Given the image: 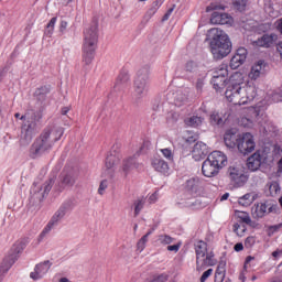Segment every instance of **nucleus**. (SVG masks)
I'll use <instances>...</instances> for the list:
<instances>
[{
    "mask_svg": "<svg viewBox=\"0 0 282 282\" xmlns=\"http://www.w3.org/2000/svg\"><path fill=\"white\" fill-rule=\"evenodd\" d=\"M229 80L231 84L227 87L225 97L231 105H248L257 98V86L252 84L241 86L243 83L241 73H234Z\"/></svg>",
    "mask_w": 282,
    "mask_h": 282,
    "instance_id": "f257e3e1",
    "label": "nucleus"
},
{
    "mask_svg": "<svg viewBox=\"0 0 282 282\" xmlns=\"http://www.w3.org/2000/svg\"><path fill=\"white\" fill-rule=\"evenodd\" d=\"M64 134L65 128L63 127H46L31 145L30 158H32V160H36V158H41L43 153H50L51 149H54V144H56Z\"/></svg>",
    "mask_w": 282,
    "mask_h": 282,
    "instance_id": "f03ea898",
    "label": "nucleus"
},
{
    "mask_svg": "<svg viewBox=\"0 0 282 282\" xmlns=\"http://www.w3.org/2000/svg\"><path fill=\"white\" fill-rule=\"evenodd\" d=\"M208 34L210 36L209 47L213 57L216 61L226 58V56L232 52V42H230L228 34L218 28L210 29Z\"/></svg>",
    "mask_w": 282,
    "mask_h": 282,
    "instance_id": "7ed1b4c3",
    "label": "nucleus"
},
{
    "mask_svg": "<svg viewBox=\"0 0 282 282\" xmlns=\"http://www.w3.org/2000/svg\"><path fill=\"white\" fill-rule=\"evenodd\" d=\"M98 47V23L94 22L84 30L83 42V63L91 65L96 56V48Z\"/></svg>",
    "mask_w": 282,
    "mask_h": 282,
    "instance_id": "20e7f679",
    "label": "nucleus"
},
{
    "mask_svg": "<svg viewBox=\"0 0 282 282\" xmlns=\"http://www.w3.org/2000/svg\"><path fill=\"white\" fill-rule=\"evenodd\" d=\"M226 164H228V156L221 151H214L203 162L202 173L205 177H215Z\"/></svg>",
    "mask_w": 282,
    "mask_h": 282,
    "instance_id": "39448f33",
    "label": "nucleus"
},
{
    "mask_svg": "<svg viewBox=\"0 0 282 282\" xmlns=\"http://www.w3.org/2000/svg\"><path fill=\"white\" fill-rule=\"evenodd\" d=\"M149 66H143L137 72V77L133 83V97L137 100L144 98L149 94L151 87V82L149 79L150 74Z\"/></svg>",
    "mask_w": 282,
    "mask_h": 282,
    "instance_id": "423d86ee",
    "label": "nucleus"
},
{
    "mask_svg": "<svg viewBox=\"0 0 282 282\" xmlns=\"http://www.w3.org/2000/svg\"><path fill=\"white\" fill-rule=\"evenodd\" d=\"M212 85L216 91H221L228 85V65L221 64L213 70Z\"/></svg>",
    "mask_w": 282,
    "mask_h": 282,
    "instance_id": "0eeeda50",
    "label": "nucleus"
},
{
    "mask_svg": "<svg viewBox=\"0 0 282 282\" xmlns=\"http://www.w3.org/2000/svg\"><path fill=\"white\" fill-rule=\"evenodd\" d=\"M270 156V149L264 148L257 150L252 155L247 159V167L249 171L254 173V171H259L261 169L262 162H268V158Z\"/></svg>",
    "mask_w": 282,
    "mask_h": 282,
    "instance_id": "6e6552de",
    "label": "nucleus"
},
{
    "mask_svg": "<svg viewBox=\"0 0 282 282\" xmlns=\"http://www.w3.org/2000/svg\"><path fill=\"white\" fill-rule=\"evenodd\" d=\"M227 175L234 186L241 188L248 182V175L243 172L241 166H229Z\"/></svg>",
    "mask_w": 282,
    "mask_h": 282,
    "instance_id": "1a4fd4ad",
    "label": "nucleus"
},
{
    "mask_svg": "<svg viewBox=\"0 0 282 282\" xmlns=\"http://www.w3.org/2000/svg\"><path fill=\"white\" fill-rule=\"evenodd\" d=\"M257 148V143L254 142V135L250 132H245L240 134V141L238 142V151L243 155H248V153H252Z\"/></svg>",
    "mask_w": 282,
    "mask_h": 282,
    "instance_id": "9d476101",
    "label": "nucleus"
},
{
    "mask_svg": "<svg viewBox=\"0 0 282 282\" xmlns=\"http://www.w3.org/2000/svg\"><path fill=\"white\" fill-rule=\"evenodd\" d=\"M270 213H272V206L267 203H256L251 207V217L253 219H263V217H267Z\"/></svg>",
    "mask_w": 282,
    "mask_h": 282,
    "instance_id": "9b49d317",
    "label": "nucleus"
},
{
    "mask_svg": "<svg viewBox=\"0 0 282 282\" xmlns=\"http://www.w3.org/2000/svg\"><path fill=\"white\" fill-rule=\"evenodd\" d=\"M67 213V209L65 207H61L51 218V220L48 221V224L45 226V228L42 230L40 237L41 239H43V237H45V235H47L48 232L52 231V228H54L56 226V224H58V221H61L62 218L65 217V214Z\"/></svg>",
    "mask_w": 282,
    "mask_h": 282,
    "instance_id": "f8f14e48",
    "label": "nucleus"
},
{
    "mask_svg": "<svg viewBox=\"0 0 282 282\" xmlns=\"http://www.w3.org/2000/svg\"><path fill=\"white\" fill-rule=\"evenodd\" d=\"M50 268H52V262H50V260L36 264L34 271L30 273V279L33 281L43 279L45 274L50 272Z\"/></svg>",
    "mask_w": 282,
    "mask_h": 282,
    "instance_id": "ddd939ff",
    "label": "nucleus"
},
{
    "mask_svg": "<svg viewBox=\"0 0 282 282\" xmlns=\"http://www.w3.org/2000/svg\"><path fill=\"white\" fill-rule=\"evenodd\" d=\"M213 265H217V259H215V252L209 251L205 253L204 258H200V261L196 262L197 272H203L206 268H213Z\"/></svg>",
    "mask_w": 282,
    "mask_h": 282,
    "instance_id": "4468645a",
    "label": "nucleus"
},
{
    "mask_svg": "<svg viewBox=\"0 0 282 282\" xmlns=\"http://www.w3.org/2000/svg\"><path fill=\"white\" fill-rule=\"evenodd\" d=\"M247 58H248V50L246 47H239L230 59L229 65L231 69H238V67H241V64L246 63Z\"/></svg>",
    "mask_w": 282,
    "mask_h": 282,
    "instance_id": "2eb2a0df",
    "label": "nucleus"
},
{
    "mask_svg": "<svg viewBox=\"0 0 282 282\" xmlns=\"http://www.w3.org/2000/svg\"><path fill=\"white\" fill-rule=\"evenodd\" d=\"M241 134L237 133L236 129L227 130L224 135V142L228 149H236L239 147Z\"/></svg>",
    "mask_w": 282,
    "mask_h": 282,
    "instance_id": "dca6fc26",
    "label": "nucleus"
},
{
    "mask_svg": "<svg viewBox=\"0 0 282 282\" xmlns=\"http://www.w3.org/2000/svg\"><path fill=\"white\" fill-rule=\"evenodd\" d=\"M12 250H14V252L7 256L0 264V273L1 274H6V272H8L10 270V268H12V265H14V263L17 262V254H19V252H21V250H17V245H14L12 247Z\"/></svg>",
    "mask_w": 282,
    "mask_h": 282,
    "instance_id": "f3484780",
    "label": "nucleus"
},
{
    "mask_svg": "<svg viewBox=\"0 0 282 282\" xmlns=\"http://www.w3.org/2000/svg\"><path fill=\"white\" fill-rule=\"evenodd\" d=\"M151 166L156 171V173H161V175H169V163L162 159V156H153L151 159Z\"/></svg>",
    "mask_w": 282,
    "mask_h": 282,
    "instance_id": "a211bd4d",
    "label": "nucleus"
},
{
    "mask_svg": "<svg viewBox=\"0 0 282 282\" xmlns=\"http://www.w3.org/2000/svg\"><path fill=\"white\" fill-rule=\"evenodd\" d=\"M208 145L202 141L196 142L193 150H192V158L196 162H199V160H204L206 155H208Z\"/></svg>",
    "mask_w": 282,
    "mask_h": 282,
    "instance_id": "6ab92c4d",
    "label": "nucleus"
},
{
    "mask_svg": "<svg viewBox=\"0 0 282 282\" xmlns=\"http://www.w3.org/2000/svg\"><path fill=\"white\" fill-rule=\"evenodd\" d=\"M232 18L228 13H219L215 11L212 14L210 23L213 25H232Z\"/></svg>",
    "mask_w": 282,
    "mask_h": 282,
    "instance_id": "aec40b11",
    "label": "nucleus"
},
{
    "mask_svg": "<svg viewBox=\"0 0 282 282\" xmlns=\"http://www.w3.org/2000/svg\"><path fill=\"white\" fill-rule=\"evenodd\" d=\"M131 80V76L128 70H121L116 79L115 89L117 91H122V89H127L129 87V83Z\"/></svg>",
    "mask_w": 282,
    "mask_h": 282,
    "instance_id": "412c9836",
    "label": "nucleus"
},
{
    "mask_svg": "<svg viewBox=\"0 0 282 282\" xmlns=\"http://www.w3.org/2000/svg\"><path fill=\"white\" fill-rule=\"evenodd\" d=\"M264 12L270 19H279L281 17V4L269 1L264 4Z\"/></svg>",
    "mask_w": 282,
    "mask_h": 282,
    "instance_id": "4be33fe9",
    "label": "nucleus"
},
{
    "mask_svg": "<svg viewBox=\"0 0 282 282\" xmlns=\"http://www.w3.org/2000/svg\"><path fill=\"white\" fill-rule=\"evenodd\" d=\"M194 250L196 254V263L197 261L200 262L208 252V243L204 240H198L194 243Z\"/></svg>",
    "mask_w": 282,
    "mask_h": 282,
    "instance_id": "5701e85b",
    "label": "nucleus"
},
{
    "mask_svg": "<svg viewBox=\"0 0 282 282\" xmlns=\"http://www.w3.org/2000/svg\"><path fill=\"white\" fill-rule=\"evenodd\" d=\"M34 127H36V123L30 121H26V123L22 126L24 131V137L22 139L23 144H30V142H32V138H34Z\"/></svg>",
    "mask_w": 282,
    "mask_h": 282,
    "instance_id": "b1692460",
    "label": "nucleus"
},
{
    "mask_svg": "<svg viewBox=\"0 0 282 282\" xmlns=\"http://www.w3.org/2000/svg\"><path fill=\"white\" fill-rule=\"evenodd\" d=\"M274 41H276V34H264L254 42V45H257V47H272Z\"/></svg>",
    "mask_w": 282,
    "mask_h": 282,
    "instance_id": "393cba45",
    "label": "nucleus"
},
{
    "mask_svg": "<svg viewBox=\"0 0 282 282\" xmlns=\"http://www.w3.org/2000/svg\"><path fill=\"white\" fill-rule=\"evenodd\" d=\"M138 166H140V164L138 163L135 156H130L123 160L122 171L124 175H129L131 171H133V169H138Z\"/></svg>",
    "mask_w": 282,
    "mask_h": 282,
    "instance_id": "a878e982",
    "label": "nucleus"
},
{
    "mask_svg": "<svg viewBox=\"0 0 282 282\" xmlns=\"http://www.w3.org/2000/svg\"><path fill=\"white\" fill-rule=\"evenodd\" d=\"M262 73H263V61H259L257 64H254L251 67V70L249 73V78L251 80H257V78H259Z\"/></svg>",
    "mask_w": 282,
    "mask_h": 282,
    "instance_id": "bb28decb",
    "label": "nucleus"
},
{
    "mask_svg": "<svg viewBox=\"0 0 282 282\" xmlns=\"http://www.w3.org/2000/svg\"><path fill=\"white\" fill-rule=\"evenodd\" d=\"M226 279V261H220L215 272V282H224Z\"/></svg>",
    "mask_w": 282,
    "mask_h": 282,
    "instance_id": "cd10ccee",
    "label": "nucleus"
},
{
    "mask_svg": "<svg viewBox=\"0 0 282 282\" xmlns=\"http://www.w3.org/2000/svg\"><path fill=\"white\" fill-rule=\"evenodd\" d=\"M254 199H257V194H254V193H247L243 196L238 198V204L240 206L248 207V206L252 205Z\"/></svg>",
    "mask_w": 282,
    "mask_h": 282,
    "instance_id": "c85d7f7f",
    "label": "nucleus"
},
{
    "mask_svg": "<svg viewBox=\"0 0 282 282\" xmlns=\"http://www.w3.org/2000/svg\"><path fill=\"white\" fill-rule=\"evenodd\" d=\"M120 163V156L116 154H109L106 158V169L107 171H113L116 169L117 164Z\"/></svg>",
    "mask_w": 282,
    "mask_h": 282,
    "instance_id": "c756f323",
    "label": "nucleus"
},
{
    "mask_svg": "<svg viewBox=\"0 0 282 282\" xmlns=\"http://www.w3.org/2000/svg\"><path fill=\"white\" fill-rule=\"evenodd\" d=\"M184 122L186 127H193L194 129H197V127L202 126V123L204 122V118L199 116H192L189 118H186Z\"/></svg>",
    "mask_w": 282,
    "mask_h": 282,
    "instance_id": "7c9ffc66",
    "label": "nucleus"
},
{
    "mask_svg": "<svg viewBox=\"0 0 282 282\" xmlns=\"http://www.w3.org/2000/svg\"><path fill=\"white\" fill-rule=\"evenodd\" d=\"M185 189L187 191L188 195L193 197L195 193H197V181L195 178H189L186 181Z\"/></svg>",
    "mask_w": 282,
    "mask_h": 282,
    "instance_id": "2f4dec72",
    "label": "nucleus"
},
{
    "mask_svg": "<svg viewBox=\"0 0 282 282\" xmlns=\"http://www.w3.org/2000/svg\"><path fill=\"white\" fill-rule=\"evenodd\" d=\"M237 217L240 224H247V226H250L252 224V218H250V214L246 212H238Z\"/></svg>",
    "mask_w": 282,
    "mask_h": 282,
    "instance_id": "473e14b6",
    "label": "nucleus"
},
{
    "mask_svg": "<svg viewBox=\"0 0 282 282\" xmlns=\"http://www.w3.org/2000/svg\"><path fill=\"white\" fill-rule=\"evenodd\" d=\"M251 261H254V257H252V256H248L245 260L243 271L240 272V274H239V280L242 282H246V272L248 271V265H250Z\"/></svg>",
    "mask_w": 282,
    "mask_h": 282,
    "instance_id": "72a5a7b5",
    "label": "nucleus"
},
{
    "mask_svg": "<svg viewBox=\"0 0 282 282\" xmlns=\"http://www.w3.org/2000/svg\"><path fill=\"white\" fill-rule=\"evenodd\" d=\"M159 243H161V246H171V243H173V241H175V238L163 234V235H159L158 238Z\"/></svg>",
    "mask_w": 282,
    "mask_h": 282,
    "instance_id": "f704fd0d",
    "label": "nucleus"
},
{
    "mask_svg": "<svg viewBox=\"0 0 282 282\" xmlns=\"http://www.w3.org/2000/svg\"><path fill=\"white\" fill-rule=\"evenodd\" d=\"M232 230H234V232L237 234L238 237H243V235H246V230H248V228L246 227V225H243L241 223L240 224L236 223L232 226Z\"/></svg>",
    "mask_w": 282,
    "mask_h": 282,
    "instance_id": "c9c22d12",
    "label": "nucleus"
},
{
    "mask_svg": "<svg viewBox=\"0 0 282 282\" xmlns=\"http://www.w3.org/2000/svg\"><path fill=\"white\" fill-rule=\"evenodd\" d=\"M232 6L238 12H245L246 7L248 6V0H234Z\"/></svg>",
    "mask_w": 282,
    "mask_h": 282,
    "instance_id": "e433bc0d",
    "label": "nucleus"
},
{
    "mask_svg": "<svg viewBox=\"0 0 282 282\" xmlns=\"http://www.w3.org/2000/svg\"><path fill=\"white\" fill-rule=\"evenodd\" d=\"M57 21H58V18L56 17L50 20V22L46 25V31H45L46 36H52V34H54V28L56 26Z\"/></svg>",
    "mask_w": 282,
    "mask_h": 282,
    "instance_id": "4c0bfd02",
    "label": "nucleus"
},
{
    "mask_svg": "<svg viewBox=\"0 0 282 282\" xmlns=\"http://www.w3.org/2000/svg\"><path fill=\"white\" fill-rule=\"evenodd\" d=\"M62 183L65 184V186H74V184H76V176L72 173L66 174L63 176Z\"/></svg>",
    "mask_w": 282,
    "mask_h": 282,
    "instance_id": "58836bf2",
    "label": "nucleus"
},
{
    "mask_svg": "<svg viewBox=\"0 0 282 282\" xmlns=\"http://www.w3.org/2000/svg\"><path fill=\"white\" fill-rule=\"evenodd\" d=\"M48 93H50V86H42L35 90L34 96L41 99V98H45V96H47Z\"/></svg>",
    "mask_w": 282,
    "mask_h": 282,
    "instance_id": "ea45409f",
    "label": "nucleus"
},
{
    "mask_svg": "<svg viewBox=\"0 0 282 282\" xmlns=\"http://www.w3.org/2000/svg\"><path fill=\"white\" fill-rule=\"evenodd\" d=\"M209 120L210 124H224V119L221 118V115H219V112H213Z\"/></svg>",
    "mask_w": 282,
    "mask_h": 282,
    "instance_id": "a19ab883",
    "label": "nucleus"
},
{
    "mask_svg": "<svg viewBox=\"0 0 282 282\" xmlns=\"http://www.w3.org/2000/svg\"><path fill=\"white\" fill-rule=\"evenodd\" d=\"M142 208H144V199H138L134 202V217H138L140 213L142 212Z\"/></svg>",
    "mask_w": 282,
    "mask_h": 282,
    "instance_id": "79ce46f5",
    "label": "nucleus"
},
{
    "mask_svg": "<svg viewBox=\"0 0 282 282\" xmlns=\"http://www.w3.org/2000/svg\"><path fill=\"white\" fill-rule=\"evenodd\" d=\"M160 152L162 153L163 158H165V160L173 162V151L171 149L164 148L161 149Z\"/></svg>",
    "mask_w": 282,
    "mask_h": 282,
    "instance_id": "37998d69",
    "label": "nucleus"
},
{
    "mask_svg": "<svg viewBox=\"0 0 282 282\" xmlns=\"http://www.w3.org/2000/svg\"><path fill=\"white\" fill-rule=\"evenodd\" d=\"M257 243V238L254 236H249L245 239V248L250 249Z\"/></svg>",
    "mask_w": 282,
    "mask_h": 282,
    "instance_id": "c03bdc74",
    "label": "nucleus"
},
{
    "mask_svg": "<svg viewBox=\"0 0 282 282\" xmlns=\"http://www.w3.org/2000/svg\"><path fill=\"white\" fill-rule=\"evenodd\" d=\"M108 187H109V182L107 180L101 181L99 184L98 194L105 195V192L107 191Z\"/></svg>",
    "mask_w": 282,
    "mask_h": 282,
    "instance_id": "a18cd8bd",
    "label": "nucleus"
},
{
    "mask_svg": "<svg viewBox=\"0 0 282 282\" xmlns=\"http://www.w3.org/2000/svg\"><path fill=\"white\" fill-rule=\"evenodd\" d=\"M269 191H270L271 195H273V194L276 195V193H279V191H281V186L276 182H273L270 184Z\"/></svg>",
    "mask_w": 282,
    "mask_h": 282,
    "instance_id": "49530a36",
    "label": "nucleus"
},
{
    "mask_svg": "<svg viewBox=\"0 0 282 282\" xmlns=\"http://www.w3.org/2000/svg\"><path fill=\"white\" fill-rule=\"evenodd\" d=\"M180 248H182L181 242H178L177 245H169L167 246L169 252H180Z\"/></svg>",
    "mask_w": 282,
    "mask_h": 282,
    "instance_id": "de8ad7c7",
    "label": "nucleus"
},
{
    "mask_svg": "<svg viewBox=\"0 0 282 282\" xmlns=\"http://www.w3.org/2000/svg\"><path fill=\"white\" fill-rule=\"evenodd\" d=\"M210 275H213V269H208L202 274L200 282H206Z\"/></svg>",
    "mask_w": 282,
    "mask_h": 282,
    "instance_id": "09e8293b",
    "label": "nucleus"
},
{
    "mask_svg": "<svg viewBox=\"0 0 282 282\" xmlns=\"http://www.w3.org/2000/svg\"><path fill=\"white\" fill-rule=\"evenodd\" d=\"M53 184H54V181L52 180L46 181L44 184V193L46 194L50 193L52 191Z\"/></svg>",
    "mask_w": 282,
    "mask_h": 282,
    "instance_id": "8fccbe9b",
    "label": "nucleus"
},
{
    "mask_svg": "<svg viewBox=\"0 0 282 282\" xmlns=\"http://www.w3.org/2000/svg\"><path fill=\"white\" fill-rule=\"evenodd\" d=\"M213 10H224V7L212 3L206 8V12H213Z\"/></svg>",
    "mask_w": 282,
    "mask_h": 282,
    "instance_id": "3c124183",
    "label": "nucleus"
},
{
    "mask_svg": "<svg viewBox=\"0 0 282 282\" xmlns=\"http://www.w3.org/2000/svg\"><path fill=\"white\" fill-rule=\"evenodd\" d=\"M276 166H278V169H276L275 175H276V177H281V175H282V156L278 161Z\"/></svg>",
    "mask_w": 282,
    "mask_h": 282,
    "instance_id": "603ef678",
    "label": "nucleus"
},
{
    "mask_svg": "<svg viewBox=\"0 0 282 282\" xmlns=\"http://www.w3.org/2000/svg\"><path fill=\"white\" fill-rule=\"evenodd\" d=\"M175 10V8H170L166 13L163 15L162 21H169V19H171V15L173 14V11Z\"/></svg>",
    "mask_w": 282,
    "mask_h": 282,
    "instance_id": "864d4df0",
    "label": "nucleus"
},
{
    "mask_svg": "<svg viewBox=\"0 0 282 282\" xmlns=\"http://www.w3.org/2000/svg\"><path fill=\"white\" fill-rule=\"evenodd\" d=\"M144 248H147V243L143 242L142 240H139L138 243H137V250L139 252H143L144 251Z\"/></svg>",
    "mask_w": 282,
    "mask_h": 282,
    "instance_id": "5fc2aeb1",
    "label": "nucleus"
},
{
    "mask_svg": "<svg viewBox=\"0 0 282 282\" xmlns=\"http://www.w3.org/2000/svg\"><path fill=\"white\" fill-rule=\"evenodd\" d=\"M65 30H67V21L62 20L61 23H59V32L62 34H65Z\"/></svg>",
    "mask_w": 282,
    "mask_h": 282,
    "instance_id": "6e6d98bb",
    "label": "nucleus"
},
{
    "mask_svg": "<svg viewBox=\"0 0 282 282\" xmlns=\"http://www.w3.org/2000/svg\"><path fill=\"white\" fill-rule=\"evenodd\" d=\"M151 235H153V230L148 231V232L140 239V241H142L143 243H148V242H149V237H151Z\"/></svg>",
    "mask_w": 282,
    "mask_h": 282,
    "instance_id": "4d7b16f0",
    "label": "nucleus"
},
{
    "mask_svg": "<svg viewBox=\"0 0 282 282\" xmlns=\"http://www.w3.org/2000/svg\"><path fill=\"white\" fill-rule=\"evenodd\" d=\"M234 250L236 252H241V250H243V243H241V242L236 243L234 247Z\"/></svg>",
    "mask_w": 282,
    "mask_h": 282,
    "instance_id": "13d9d810",
    "label": "nucleus"
},
{
    "mask_svg": "<svg viewBox=\"0 0 282 282\" xmlns=\"http://www.w3.org/2000/svg\"><path fill=\"white\" fill-rule=\"evenodd\" d=\"M149 202L150 204H155V202H158V193L150 195Z\"/></svg>",
    "mask_w": 282,
    "mask_h": 282,
    "instance_id": "bf43d9fd",
    "label": "nucleus"
},
{
    "mask_svg": "<svg viewBox=\"0 0 282 282\" xmlns=\"http://www.w3.org/2000/svg\"><path fill=\"white\" fill-rule=\"evenodd\" d=\"M204 87V78H198L196 82V89H202Z\"/></svg>",
    "mask_w": 282,
    "mask_h": 282,
    "instance_id": "052dcab7",
    "label": "nucleus"
},
{
    "mask_svg": "<svg viewBox=\"0 0 282 282\" xmlns=\"http://www.w3.org/2000/svg\"><path fill=\"white\" fill-rule=\"evenodd\" d=\"M72 110V107H63L61 110L62 116H67L69 111Z\"/></svg>",
    "mask_w": 282,
    "mask_h": 282,
    "instance_id": "680f3d73",
    "label": "nucleus"
},
{
    "mask_svg": "<svg viewBox=\"0 0 282 282\" xmlns=\"http://www.w3.org/2000/svg\"><path fill=\"white\" fill-rule=\"evenodd\" d=\"M276 50L280 54V57L282 58V41L278 44Z\"/></svg>",
    "mask_w": 282,
    "mask_h": 282,
    "instance_id": "e2e57ef3",
    "label": "nucleus"
},
{
    "mask_svg": "<svg viewBox=\"0 0 282 282\" xmlns=\"http://www.w3.org/2000/svg\"><path fill=\"white\" fill-rule=\"evenodd\" d=\"M281 95H273L274 102H281Z\"/></svg>",
    "mask_w": 282,
    "mask_h": 282,
    "instance_id": "0e129e2a",
    "label": "nucleus"
},
{
    "mask_svg": "<svg viewBox=\"0 0 282 282\" xmlns=\"http://www.w3.org/2000/svg\"><path fill=\"white\" fill-rule=\"evenodd\" d=\"M228 197H230V194L229 193H225L221 198H220V202H226V199H228Z\"/></svg>",
    "mask_w": 282,
    "mask_h": 282,
    "instance_id": "69168bd1",
    "label": "nucleus"
},
{
    "mask_svg": "<svg viewBox=\"0 0 282 282\" xmlns=\"http://www.w3.org/2000/svg\"><path fill=\"white\" fill-rule=\"evenodd\" d=\"M272 257H279V251H273Z\"/></svg>",
    "mask_w": 282,
    "mask_h": 282,
    "instance_id": "338daca9",
    "label": "nucleus"
},
{
    "mask_svg": "<svg viewBox=\"0 0 282 282\" xmlns=\"http://www.w3.org/2000/svg\"><path fill=\"white\" fill-rule=\"evenodd\" d=\"M25 118H26V116L23 115V116L20 117V120H25Z\"/></svg>",
    "mask_w": 282,
    "mask_h": 282,
    "instance_id": "774afa93",
    "label": "nucleus"
}]
</instances>
